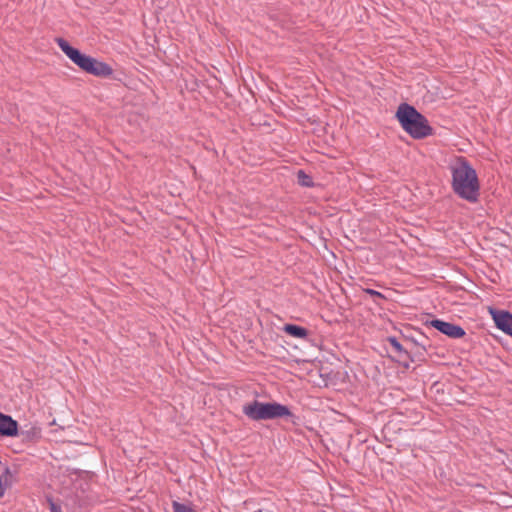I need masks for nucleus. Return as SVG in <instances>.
Here are the masks:
<instances>
[{
  "label": "nucleus",
  "instance_id": "f257e3e1",
  "mask_svg": "<svg viewBox=\"0 0 512 512\" xmlns=\"http://www.w3.org/2000/svg\"><path fill=\"white\" fill-rule=\"evenodd\" d=\"M452 189L460 198L475 203L479 198L480 184L476 171L464 158H457L450 166Z\"/></svg>",
  "mask_w": 512,
  "mask_h": 512
},
{
  "label": "nucleus",
  "instance_id": "f03ea898",
  "mask_svg": "<svg viewBox=\"0 0 512 512\" xmlns=\"http://www.w3.org/2000/svg\"><path fill=\"white\" fill-rule=\"evenodd\" d=\"M56 43L61 51L80 69L86 73L98 77H108L112 75L113 69L106 63L81 53L78 49L72 47L65 39L57 38Z\"/></svg>",
  "mask_w": 512,
  "mask_h": 512
},
{
  "label": "nucleus",
  "instance_id": "7ed1b4c3",
  "mask_svg": "<svg viewBox=\"0 0 512 512\" xmlns=\"http://www.w3.org/2000/svg\"><path fill=\"white\" fill-rule=\"evenodd\" d=\"M396 118L403 130L415 139H422L432 134L428 120L413 106L401 104L397 109Z\"/></svg>",
  "mask_w": 512,
  "mask_h": 512
},
{
  "label": "nucleus",
  "instance_id": "20e7f679",
  "mask_svg": "<svg viewBox=\"0 0 512 512\" xmlns=\"http://www.w3.org/2000/svg\"><path fill=\"white\" fill-rule=\"evenodd\" d=\"M243 414L252 421L273 420L293 416L290 409L278 402L253 400L242 407Z\"/></svg>",
  "mask_w": 512,
  "mask_h": 512
},
{
  "label": "nucleus",
  "instance_id": "39448f33",
  "mask_svg": "<svg viewBox=\"0 0 512 512\" xmlns=\"http://www.w3.org/2000/svg\"><path fill=\"white\" fill-rule=\"evenodd\" d=\"M430 324L432 327L451 338H461L465 335V331L460 326L449 322L436 319L432 320Z\"/></svg>",
  "mask_w": 512,
  "mask_h": 512
},
{
  "label": "nucleus",
  "instance_id": "423d86ee",
  "mask_svg": "<svg viewBox=\"0 0 512 512\" xmlns=\"http://www.w3.org/2000/svg\"><path fill=\"white\" fill-rule=\"evenodd\" d=\"M18 434V423L11 416L0 412V437H13Z\"/></svg>",
  "mask_w": 512,
  "mask_h": 512
},
{
  "label": "nucleus",
  "instance_id": "0eeeda50",
  "mask_svg": "<svg viewBox=\"0 0 512 512\" xmlns=\"http://www.w3.org/2000/svg\"><path fill=\"white\" fill-rule=\"evenodd\" d=\"M494 322L500 330L508 335H512V315L505 311L493 313Z\"/></svg>",
  "mask_w": 512,
  "mask_h": 512
},
{
  "label": "nucleus",
  "instance_id": "6e6552de",
  "mask_svg": "<svg viewBox=\"0 0 512 512\" xmlns=\"http://www.w3.org/2000/svg\"><path fill=\"white\" fill-rule=\"evenodd\" d=\"M0 471V497H3L5 491L15 482V475L7 466H3Z\"/></svg>",
  "mask_w": 512,
  "mask_h": 512
},
{
  "label": "nucleus",
  "instance_id": "1a4fd4ad",
  "mask_svg": "<svg viewBox=\"0 0 512 512\" xmlns=\"http://www.w3.org/2000/svg\"><path fill=\"white\" fill-rule=\"evenodd\" d=\"M282 330L288 335L298 339H305L308 336V330L306 328L294 324H285Z\"/></svg>",
  "mask_w": 512,
  "mask_h": 512
},
{
  "label": "nucleus",
  "instance_id": "9d476101",
  "mask_svg": "<svg viewBox=\"0 0 512 512\" xmlns=\"http://www.w3.org/2000/svg\"><path fill=\"white\" fill-rule=\"evenodd\" d=\"M298 183L303 187H312L314 185L312 178L303 170L297 172Z\"/></svg>",
  "mask_w": 512,
  "mask_h": 512
},
{
  "label": "nucleus",
  "instance_id": "9b49d317",
  "mask_svg": "<svg viewBox=\"0 0 512 512\" xmlns=\"http://www.w3.org/2000/svg\"><path fill=\"white\" fill-rule=\"evenodd\" d=\"M172 507L174 512H194L190 506L179 503L177 501L173 502Z\"/></svg>",
  "mask_w": 512,
  "mask_h": 512
},
{
  "label": "nucleus",
  "instance_id": "f8f14e48",
  "mask_svg": "<svg viewBox=\"0 0 512 512\" xmlns=\"http://www.w3.org/2000/svg\"><path fill=\"white\" fill-rule=\"evenodd\" d=\"M362 293L364 294H367V295H370L375 301L376 299H382L383 296L381 293L375 291V290H372V289H361Z\"/></svg>",
  "mask_w": 512,
  "mask_h": 512
},
{
  "label": "nucleus",
  "instance_id": "ddd939ff",
  "mask_svg": "<svg viewBox=\"0 0 512 512\" xmlns=\"http://www.w3.org/2000/svg\"><path fill=\"white\" fill-rule=\"evenodd\" d=\"M389 342H390L391 346L395 349V351H397V352L402 351V346L395 338H390Z\"/></svg>",
  "mask_w": 512,
  "mask_h": 512
},
{
  "label": "nucleus",
  "instance_id": "4468645a",
  "mask_svg": "<svg viewBox=\"0 0 512 512\" xmlns=\"http://www.w3.org/2000/svg\"><path fill=\"white\" fill-rule=\"evenodd\" d=\"M30 434H31V435H36V434H39V431H38V430H36V429H32V431L27 432V436H26V437H29V436H30Z\"/></svg>",
  "mask_w": 512,
  "mask_h": 512
}]
</instances>
